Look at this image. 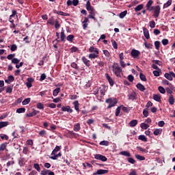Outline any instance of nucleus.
I'll return each mask as SVG.
<instances>
[{
    "label": "nucleus",
    "instance_id": "f257e3e1",
    "mask_svg": "<svg viewBox=\"0 0 175 175\" xmlns=\"http://www.w3.org/2000/svg\"><path fill=\"white\" fill-rule=\"evenodd\" d=\"M89 52L92 53L89 54V58L90 59H95V58H98L99 57V49L94 46H90L89 49Z\"/></svg>",
    "mask_w": 175,
    "mask_h": 175
},
{
    "label": "nucleus",
    "instance_id": "f03ea898",
    "mask_svg": "<svg viewBox=\"0 0 175 175\" xmlns=\"http://www.w3.org/2000/svg\"><path fill=\"white\" fill-rule=\"evenodd\" d=\"M113 72L116 75V76H120L121 75V72H122V70L121 69V67L118 65V64L115 63L112 66Z\"/></svg>",
    "mask_w": 175,
    "mask_h": 175
},
{
    "label": "nucleus",
    "instance_id": "7ed1b4c3",
    "mask_svg": "<svg viewBox=\"0 0 175 175\" xmlns=\"http://www.w3.org/2000/svg\"><path fill=\"white\" fill-rule=\"evenodd\" d=\"M106 103H109L108 109H110L111 107H114V106L117 105L118 101L116 98H108L106 100Z\"/></svg>",
    "mask_w": 175,
    "mask_h": 175
},
{
    "label": "nucleus",
    "instance_id": "20e7f679",
    "mask_svg": "<svg viewBox=\"0 0 175 175\" xmlns=\"http://www.w3.org/2000/svg\"><path fill=\"white\" fill-rule=\"evenodd\" d=\"M95 159L98 161H102L103 162H106L107 161V158L102 154H94Z\"/></svg>",
    "mask_w": 175,
    "mask_h": 175
},
{
    "label": "nucleus",
    "instance_id": "39448f33",
    "mask_svg": "<svg viewBox=\"0 0 175 175\" xmlns=\"http://www.w3.org/2000/svg\"><path fill=\"white\" fill-rule=\"evenodd\" d=\"M153 10H154L153 16L156 18L159 17V13H161V7L159 5H157L154 7Z\"/></svg>",
    "mask_w": 175,
    "mask_h": 175
},
{
    "label": "nucleus",
    "instance_id": "423d86ee",
    "mask_svg": "<svg viewBox=\"0 0 175 175\" xmlns=\"http://www.w3.org/2000/svg\"><path fill=\"white\" fill-rule=\"evenodd\" d=\"M96 14V12H95V9L93 8V10H89L88 18H92V20L96 21V18H95Z\"/></svg>",
    "mask_w": 175,
    "mask_h": 175
},
{
    "label": "nucleus",
    "instance_id": "0eeeda50",
    "mask_svg": "<svg viewBox=\"0 0 175 175\" xmlns=\"http://www.w3.org/2000/svg\"><path fill=\"white\" fill-rule=\"evenodd\" d=\"M107 173H109V170H98L97 172L93 173V175L107 174Z\"/></svg>",
    "mask_w": 175,
    "mask_h": 175
},
{
    "label": "nucleus",
    "instance_id": "6e6552de",
    "mask_svg": "<svg viewBox=\"0 0 175 175\" xmlns=\"http://www.w3.org/2000/svg\"><path fill=\"white\" fill-rule=\"evenodd\" d=\"M131 57H133V58H137V57H139V55H140V51L135 50V49H133L131 51Z\"/></svg>",
    "mask_w": 175,
    "mask_h": 175
},
{
    "label": "nucleus",
    "instance_id": "1a4fd4ad",
    "mask_svg": "<svg viewBox=\"0 0 175 175\" xmlns=\"http://www.w3.org/2000/svg\"><path fill=\"white\" fill-rule=\"evenodd\" d=\"M27 81L26 82V87H27V88H31V87H32V83L34 81L33 78H27Z\"/></svg>",
    "mask_w": 175,
    "mask_h": 175
},
{
    "label": "nucleus",
    "instance_id": "9d476101",
    "mask_svg": "<svg viewBox=\"0 0 175 175\" xmlns=\"http://www.w3.org/2000/svg\"><path fill=\"white\" fill-rule=\"evenodd\" d=\"M62 111H67L68 113H73V109L70 108V106L67 105L62 107Z\"/></svg>",
    "mask_w": 175,
    "mask_h": 175
},
{
    "label": "nucleus",
    "instance_id": "9b49d317",
    "mask_svg": "<svg viewBox=\"0 0 175 175\" xmlns=\"http://www.w3.org/2000/svg\"><path fill=\"white\" fill-rule=\"evenodd\" d=\"M98 90H99V93L101 96H105V94L106 92V89L105 88V86H101L100 88H98Z\"/></svg>",
    "mask_w": 175,
    "mask_h": 175
},
{
    "label": "nucleus",
    "instance_id": "f8f14e48",
    "mask_svg": "<svg viewBox=\"0 0 175 175\" xmlns=\"http://www.w3.org/2000/svg\"><path fill=\"white\" fill-rule=\"evenodd\" d=\"M12 81H14V77L12 75L8 76V79L5 80V82L7 83V84H10V83H12Z\"/></svg>",
    "mask_w": 175,
    "mask_h": 175
},
{
    "label": "nucleus",
    "instance_id": "ddd939ff",
    "mask_svg": "<svg viewBox=\"0 0 175 175\" xmlns=\"http://www.w3.org/2000/svg\"><path fill=\"white\" fill-rule=\"evenodd\" d=\"M106 79H107V80H108L110 85L111 87H113V85H114V81H113V79H111V77H110V75L107 74L106 75Z\"/></svg>",
    "mask_w": 175,
    "mask_h": 175
},
{
    "label": "nucleus",
    "instance_id": "4468645a",
    "mask_svg": "<svg viewBox=\"0 0 175 175\" xmlns=\"http://www.w3.org/2000/svg\"><path fill=\"white\" fill-rule=\"evenodd\" d=\"M53 13H55L56 14H59L60 16H70L69 14H68L66 12H62V11L54 10Z\"/></svg>",
    "mask_w": 175,
    "mask_h": 175
},
{
    "label": "nucleus",
    "instance_id": "2eb2a0df",
    "mask_svg": "<svg viewBox=\"0 0 175 175\" xmlns=\"http://www.w3.org/2000/svg\"><path fill=\"white\" fill-rule=\"evenodd\" d=\"M164 77L167 80H170V81H172V80H173V75H172V72H170V73H165L164 75Z\"/></svg>",
    "mask_w": 175,
    "mask_h": 175
},
{
    "label": "nucleus",
    "instance_id": "dca6fc26",
    "mask_svg": "<svg viewBox=\"0 0 175 175\" xmlns=\"http://www.w3.org/2000/svg\"><path fill=\"white\" fill-rule=\"evenodd\" d=\"M143 31L146 39H150V33L148 32V29H147V28H143Z\"/></svg>",
    "mask_w": 175,
    "mask_h": 175
},
{
    "label": "nucleus",
    "instance_id": "f3484780",
    "mask_svg": "<svg viewBox=\"0 0 175 175\" xmlns=\"http://www.w3.org/2000/svg\"><path fill=\"white\" fill-rule=\"evenodd\" d=\"M136 87L137 90H139V91H142V92L146 91V88L142 83H137L136 85Z\"/></svg>",
    "mask_w": 175,
    "mask_h": 175
},
{
    "label": "nucleus",
    "instance_id": "a211bd4d",
    "mask_svg": "<svg viewBox=\"0 0 175 175\" xmlns=\"http://www.w3.org/2000/svg\"><path fill=\"white\" fill-rule=\"evenodd\" d=\"M137 94L135 92H132L131 94H129V99L131 100H135L136 99Z\"/></svg>",
    "mask_w": 175,
    "mask_h": 175
},
{
    "label": "nucleus",
    "instance_id": "6ab92c4d",
    "mask_svg": "<svg viewBox=\"0 0 175 175\" xmlns=\"http://www.w3.org/2000/svg\"><path fill=\"white\" fill-rule=\"evenodd\" d=\"M87 10L89 12L90 10H92L94 9V7H92L91 2L90 1H87V3L85 5Z\"/></svg>",
    "mask_w": 175,
    "mask_h": 175
},
{
    "label": "nucleus",
    "instance_id": "aec40b11",
    "mask_svg": "<svg viewBox=\"0 0 175 175\" xmlns=\"http://www.w3.org/2000/svg\"><path fill=\"white\" fill-rule=\"evenodd\" d=\"M153 99L156 102H161V95L160 94H153Z\"/></svg>",
    "mask_w": 175,
    "mask_h": 175
},
{
    "label": "nucleus",
    "instance_id": "412c9836",
    "mask_svg": "<svg viewBox=\"0 0 175 175\" xmlns=\"http://www.w3.org/2000/svg\"><path fill=\"white\" fill-rule=\"evenodd\" d=\"M73 105H74V107H75V109L77 111H80V109H79V101L77 100H75L74 103H73Z\"/></svg>",
    "mask_w": 175,
    "mask_h": 175
},
{
    "label": "nucleus",
    "instance_id": "4be33fe9",
    "mask_svg": "<svg viewBox=\"0 0 175 175\" xmlns=\"http://www.w3.org/2000/svg\"><path fill=\"white\" fill-rule=\"evenodd\" d=\"M6 147H8V143H3L0 145V151H5L6 150Z\"/></svg>",
    "mask_w": 175,
    "mask_h": 175
},
{
    "label": "nucleus",
    "instance_id": "5701e85b",
    "mask_svg": "<svg viewBox=\"0 0 175 175\" xmlns=\"http://www.w3.org/2000/svg\"><path fill=\"white\" fill-rule=\"evenodd\" d=\"M8 125H9V122H0V129L8 126Z\"/></svg>",
    "mask_w": 175,
    "mask_h": 175
},
{
    "label": "nucleus",
    "instance_id": "b1692460",
    "mask_svg": "<svg viewBox=\"0 0 175 175\" xmlns=\"http://www.w3.org/2000/svg\"><path fill=\"white\" fill-rule=\"evenodd\" d=\"M161 133H162V129H157L156 130H154L153 134L155 136H158L159 135H161Z\"/></svg>",
    "mask_w": 175,
    "mask_h": 175
},
{
    "label": "nucleus",
    "instance_id": "393cba45",
    "mask_svg": "<svg viewBox=\"0 0 175 175\" xmlns=\"http://www.w3.org/2000/svg\"><path fill=\"white\" fill-rule=\"evenodd\" d=\"M137 125V120H133L129 122V126L131 127L136 126Z\"/></svg>",
    "mask_w": 175,
    "mask_h": 175
},
{
    "label": "nucleus",
    "instance_id": "a878e982",
    "mask_svg": "<svg viewBox=\"0 0 175 175\" xmlns=\"http://www.w3.org/2000/svg\"><path fill=\"white\" fill-rule=\"evenodd\" d=\"M82 61L86 66H90V60L87 59L85 57H82Z\"/></svg>",
    "mask_w": 175,
    "mask_h": 175
},
{
    "label": "nucleus",
    "instance_id": "bb28decb",
    "mask_svg": "<svg viewBox=\"0 0 175 175\" xmlns=\"http://www.w3.org/2000/svg\"><path fill=\"white\" fill-rule=\"evenodd\" d=\"M120 154L124 157H131V153L128 151H122L120 152Z\"/></svg>",
    "mask_w": 175,
    "mask_h": 175
},
{
    "label": "nucleus",
    "instance_id": "cd10ccee",
    "mask_svg": "<svg viewBox=\"0 0 175 175\" xmlns=\"http://www.w3.org/2000/svg\"><path fill=\"white\" fill-rule=\"evenodd\" d=\"M60 91H61V88H57L55 90H54L53 93V96H57V95L59 94Z\"/></svg>",
    "mask_w": 175,
    "mask_h": 175
},
{
    "label": "nucleus",
    "instance_id": "c85d7f7f",
    "mask_svg": "<svg viewBox=\"0 0 175 175\" xmlns=\"http://www.w3.org/2000/svg\"><path fill=\"white\" fill-rule=\"evenodd\" d=\"M135 158L138 159V161H145L146 160V157L139 155V154H135Z\"/></svg>",
    "mask_w": 175,
    "mask_h": 175
},
{
    "label": "nucleus",
    "instance_id": "c756f323",
    "mask_svg": "<svg viewBox=\"0 0 175 175\" xmlns=\"http://www.w3.org/2000/svg\"><path fill=\"white\" fill-rule=\"evenodd\" d=\"M29 102H31V98H25V99L22 102V105H23V106H25L26 105H28V103H29Z\"/></svg>",
    "mask_w": 175,
    "mask_h": 175
},
{
    "label": "nucleus",
    "instance_id": "7c9ffc66",
    "mask_svg": "<svg viewBox=\"0 0 175 175\" xmlns=\"http://www.w3.org/2000/svg\"><path fill=\"white\" fill-rule=\"evenodd\" d=\"M61 150V148L58 146H57L55 149L53 150L51 155H55L56 152H58V151Z\"/></svg>",
    "mask_w": 175,
    "mask_h": 175
},
{
    "label": "nucleus",
    "instance_id": "2f4dec72",
    "mask_svg": "<svg viewBox=\"0 0 175 175\" xmlns=\"http://www.w3.org/2000/svg\"><path fill=\"white\" fill-rule=\"evenodd\" d=\"M80 129H81V127H80L79 123L74 125V131L75 132H79V131H80Z\"/></svg>",
    "mask_w": 175,
    "mask_h": 175
},
{
    "label": "nucleus",
    "instance_id": "473e14b6",
    "mask_svg": "<svg viewBox=\"0 0 175 175\" xmlns=\"http://www.w3.org/2000/svg\"><path fill=\"white\" fill-rule=\"evenodd\" d=\"M139 140H142V142H147V137H146V135H141L138 137Z\"/></svg>",
    "mask_w": 175,
    "mask_h": 175
},
{
    "label": "nucleus",
    "instance_id": "72a5a7b5",
    "mask_svg": "<svg viewBox=\"0 0 175 175\" xmlns=\"http://www.w3.org/2000/svg\"><path fill=\"white\" fill-rule=\"evenodd\" d=\"M140 126L142 129H148L150 128V126L146 123H142Z\"/></svg>",
    "mask_w": 175,
    "mask_h": 175
},
{
    "label": "nucleus",
    "instance_id": "f704fd0d",
    "mask_svg": "<svg viewBox=\"0 0 175 175\" xmlns=\"http://www.w3.org/2000/svg\"><path fill=\"white\" fill-rule=\"evenodd\" d=\"M36 107H37V109H39L40 110H42V109H44V105L41 103H38L36 105Z\"/></svg>",
    "mask_w": 175,
    "mask_h": 175
},
{
    "label": "nucleus",
    "instance_id": "c9c22d12",
    "mask_svg": "<svg viewBox=\"0 0 175 175\" xmlns=\"http://www.w3.org/2000/svg\"><path fill=\"white\" fill-rule=\"evenodd\" d=\"M103 54H104V55H105V57H107V59H109V58H110V53L109 52V51L103 50Z\"/></svg>",
    "mask_w": 175,
    "mask_h": 175
},
{
    "label": "nucleus",
    "instance_id": "e433bc0d",
    "mask_svg": "<svg viewBox=\"0 0 175 175\" xmlns=\"http://www.w3.org/2000/svg\"><path fill=\"white\" fill-rule=\"evenodd\" d=\"M127 13H128V11L126 10L121 12L119 15L120 18H124V17L126 16Z\"/></svg>",
    "mask_w": 175,
    "mask_h": 175
},
{
    "label": "nucleus",
    "instance_id": "4c0bfd02",
    "mask_svg": "<svg viewBox=\"0 0 175 175\" xmlns=\"http://www.w3.org/2000/svg\"><path fill=\"white\" fill-rule=\"evenodd\" d=\"M152 62L154 65H159V66H161L162 65V62L159 60H152Z\"/></svg>",
    "mask_w": 175,
    "mask_h": 175
},
{
    "label": "nucleus",
    "instance_id": "58836bf2",
    "mask_svg": "<svg viewBox=\"0 0 175 175\" xmlns=\"http://www.w3.org/2000/svg\"><path fill=\"white\" fill-rule=\"evenodd\" d=\"M18 163H19L20 166H24L25 165V159L21 158L19 159Z\"/></svg>",
    "mask_w": 175,
    "mask_h": 175
},
{
    "label": "nucleus",
    "instance_id": "ea45409f",
    "mask_svg": "<svg viewBox=\"0 0 175 175\" xmlns=\"http://www.w3.org/2000/svg\"><path fill=\"white\" fill-rule=\"evenodd\" d=\"M142 9H143V4H140V5H137V7H135V12H140V10H142Z\"/></svg>",
    "mask_w": 175,
    "mask_h": 175
},
{
    "label": "nucleus",
    "instance_id": "a19ab883",
    "mask_svg": "<svg viewBox=\"0 0 175 175\" xmlns=\"http://www.w3.org/2000/svg\"><path fill=\"white\" fill-rule=\"evenodd\" d=\"M169 103H170V105H174V98L173 97V96H170Z\"/></svg>",
    "mask_w": 175,
    "mask_h": 175
},
{
    "label": "nucleus",
    "instance_id": "79ce46f5",
    "mask_svg": "<svg viewBox=\"0 0 175 175\" xmlns=\"http://www.w3.org/2000/svg\"><path fill=\"white\" fill-rule=\"evenodd\" d=\"M139 77H140V79L142 81H147V78H146V75H143V73H140Z\"/></svg>",
    "mask_w": 175,
    "mask_h": 175
},
{
    "label": "nucleus",
    "instance_id": "37998d69",
    "mask_svg": "<svg viewBox=\"0 0 175 175\" xmlns=\"http://www.w3.org/2000/svg\"><path fill=\"white\" fill-rule=\"evenodd\" d=\"M158 90L161 94H165V92H166V91L165 90V88H163V87L162 86H159L158 88Z\"/></svg>",
    "mask_w": 175,
    "mask_h": 175
},
{
    "label": "nucleus",
    "instance_id": "c03bdc74",
    "mask_svg": "<svg viewBox=\"0 0 175 175\" xmlns=\"http://www.w3.org/2000/svg\"><path fill=\"white\" fill-rule=\"evenodd\" d=\"M25 111V108L23 107V108H18L16 110V113H18L19 114H21V113H24Z\"/></svg>",
    "mask_w": 175,
    "mask_h": 175
},
{
    "label": "nucleus",
    "instance_id": "a18cd8bd",
    "mask_svg": "<svg viewBox=\"0 0 175 175\" xmlns=\"http://www.w3.org/2000/svg\"><path fill=\"white\" fill-rule=\"evenodd\" d=\"M172 5V0H168L167 3L163 5V8H169Z\"/></svg>",
    "mask_w": 175,
    "mask_h": 175
},
{
    "label": "nucleus",
    "instance_id": "49530a36",
    "mask_svg": "<svg viewBox=\"0 0 175 175\" xmlns=\"http://www.w3.org/2000/svg\"><path fill=\"white\" fill-rule=\"evenodd\" d=\"M34 169L36 170L37 172H40V166L38 163H35L33 165Z\"/></svg>",
    "mask_w": 175,
    "mask_h": 175
},
{
    "label": "nucleus",
    "instance_id": "de8ad7c7",
    "mask_svg": "<svg viewBox=\"0 0 175 175\" xmlns=\"http://www.w3.org/2000/svg\"><path fill=\"white\" fill-rule=\"evenodd\" d=\"M112 46L115 50H117L118 49V46L117 45V42L115 40H111Z\"/></svg>",
    "mask_w": 175,
    "mask_h": 175
},
{
    "label": "nucleus",
    "instance_id": "09e8293b",
    "mask_svg": "<svg viewBox=\"0 0 175 175\" xmlns=\"http://www.w3.org/2000/svg\"><path fill=\"white\" fill-rule=\"evenodd\" d=\"M62 100V98H53V102H54V103H59V102H61Z\"/></svg>",
    "mask_w": 175,
    "mask_h": 175
},
{
    "label": "nucleus",
    "instance_id": "8fccbe9b",
    "mask_svg": "<svg viewBox=\"0 0 175 175\" xmlns=\"http://www.w3.org/2000/svg\"><path fill=\"white\" fill-rule=\"evenodd\" d=\"M10 50L11 51H16L17 50V45L16 44L11 45Z\"/></svg>",
    "mask_w": 175,
    "mask_h": 175
},
{
    "label": "nucleus",
    "instance_id": "3c124183",
    "mask_svg": "<svg viewBox=\"0 0 175 175\" xmlns=\"http://www.w3.org/2000/svg\"><path fill=\"white\" fill-rule=\"evenodd\" d=\"M100 146H109V141H102L100 142Z\"/></svg>",
    "mask_w": 175,
    "mask_h": 175
},
{
    "label": "nucleus",
    "instance_id": "603ef678",
    "mask_svg": "<svg viewBox=\"0 0 175 175\" xmlns=\"http://www.w3.org/2000/svg\"><path fill=\"white\" fill-rule=\"evenodd\" d=\"M75 36L73 35H69L67 36V40H68V42H72Z\"/></svg>",
    "mask_w": 175,
    "mask_h": 175
},
{
    "label": "nucleus",
    "instance_id": "864d4df0",
    "mask_svg": "<svg viewBox=\"0 0 175 175\" xmlns=\"http://www.w3.org/2000/svg\"><path fill=\"white\" fill-rule=\"evenodd\" d=\"M60 27H61V25H59L58 20H55V27L56 28V29H58V28H59Z\"/></svg>",
    "mask_w": 175,
    "mask_h": 175
},
{
    "label": "nucleus",
    "instance_id": "5fc2aeb1",
    "mask_svg": "<svg viewBox=\"0 0 175 175\" xmlns=\"http://www.w3.org/2000/svg\"><path fill=\"white\" fill-rule=\"evenodd\" d=\"M120 111H121V107H118L116 109V117H118V116L120 115Z\"/></svg>",
    "mask_w": 175,
    "mask_h": 175
},
{
    "label": "nucleus",
    "instance_id": "6e6d98bb",
    "mask_svg": "<svg viewBox=\"0 0 175 175\" xmlns=\"http://www.w3.org/2000/svg\"><path fill=\"white\" fill-rule=\"evenodd\" d=\"M49 172H50V170H44L41 172V175H49Z\"/></svg>",
    "mask_w": 175,
    "mask_h": 175
},
{
    "label": "nucleus",
    "instance_id": "4d7b16f0",
    "mask_svg": "<svg viewBox=\"0 0 175 175\" xmlns=\"http://www.w3.org/2000/svg\"><path fill=\"white\" fill-rule=\"evenodd\" d=\"M19 62H20V59H18L17 58H14L12 59V64H16L17 65V64H18Z\"/></svg>",
    "mask_w": 175,
    "mask_h": 175
},
{
    "label": "nucleus",
    "instance_id": "13d9d810",
    "mask_svg": "<svg viewBox=\"0 0 175 175\" xmlns=\"http://www.w3.org/2000/svg\"><path fill=\"white\" fill-rule=\"evenodd\" d=\"M161 45V42H159V41H156L154 42V46H155V48L157 49V50H159V46Z\"/></svg>",
    "mask_w": 175,
    "mask_h": 175
},
{
    "label": "nucleus",
    "instance_id": "bf43d9fd",
    "mask_svg": "<svg viewBox=\"0 0 175 175\" xmlns=\"http://www.w3.org/2000/svg\"><path fill=\"white\" fill-rule=\"evenodd\" d=\"M27 146H33V141L32 139H28L26 142Z\"/></svg>",
    "mask_w": 175,
    "mask_h": 175
},
{
    "label": "nucleus",
    "instance_id": "052dcab7",
    "mask_svg": "<svg viewBox=\"0 0 175 175\" xmlns=\"http://www.w3.org/2000/svg\"><path fill=\"white\" fill-rule=\"evenodd\" d=\"M143 115L144 117H148V111L147 110V109H144Z\"/></svg>",
    "mask_w": 175,
    "mask_h": 175
},
{
    "label": "nucleus",
    "instance_id": "680f3d73",
    "mask_svg": "<svg viewBox=\"0 0 175 175\" xmlns=\"http://www.w3.org/2000/svg\"><path fill=\"white\" fill-rule=\"evenodd\" d=\"M128 162H129V163H132V164L133 165V163H135L136 162V161H135V160L133 159V158L129 157V158L128 159Z\"/></svg>",
    "mask_w": 175,
    "mask_h": 175
},
{
    "label": "nucleus",
    "instance_id": "e2e57ef3",
    "mask_svg": "<svg viewBox=\"0 0 175 175\" xmlns=\"http://www.w3.org/2000/svg\"><path fill=\"white\" fill-rule=\"evenodd\" d=\"M93 94H94V95L99 94V88H94L93 90Z\"/></svg>",
    "mask_w": 175,
    "mask_h": 175
},
{
    "label": "nucleus",
    "instance_id": "0e129e2a",
    "mask_svg": "<svg viewBox=\"0 0 175 175\" xmlns=\"http://www.w3.org/2000/svg\"><path fill=\"white\" fill-rule=\"evenodd\" d=\"M145 46L146 49H152V44H147V42H145Z\"/></svg>",
    "mask_w": 175,
    "mask_h": 175
},
{
    "label": "nucleus",
    "instance_id": "69168bd1",
    "mask_svg": "<svg viewBox=\"0 0 175 175\" xmlns=\"http://www.w3.org/2000/svg\"><path fill=\"white\" fill-rule=\"evenodd\" d=\"M153 75H154V76H155L156 77H159V71H158V70H154V71H153Z\"/></svg>",
    "mask_w": 175,
    "mask_h": 175
},
{
    "label": "nucleus",
    "instance_id": "338daca9",
    "mask_svg": "<svg viewBox=\"0 0 175 175\" xmlns=\"http://www.w3.org/2000/svg\"><path fill=\"white\" fill-rule=\"evenodd\" d=\"M39 135H40V136H42V137L44 136V135H46V131H44V130L40 131L39 132Z\"/></svg>",
    "mask_w": 175,
    "mask_h": 175
},
{
    "label": "nucleus",
    "instance_id": "774afa93",
    "mask_svg": "<svg viewBox=\"0 0 175 175\" xmlns=\"http://www.w3.org/2000/svg\"><path fill=\"white\" fill-rule=\"evenodd\" d=\"M128 80L131 81V83H132V81H133L134 80V77H133L132 75H130L128 76Z\"/></svg>",
    "mask_w": 175,
    "mask_h": 175
}]
</instances>
